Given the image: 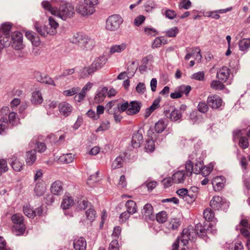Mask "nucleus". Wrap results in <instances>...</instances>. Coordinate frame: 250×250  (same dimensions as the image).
Instances as JSON below:
<instances>
[{
	"mask_svg": "<svg viewBox=\"0 0 250 250\" xmlns=\"http://www.w3.org/2000/svg\"><path fill=\"white\" fill-rule=\"evenodd\" d=\"M188 51L191 54L192 57H195L196 59H198L199 60L201 59V50L199 47H196L190 48Z\"/></svg>",
	"mask_w": 250,
	"mask_h": 250,
	"instance_id": "45",
	"label": "nucleus"
},
{
	"mask_svg": "<svg viewBox=\"0 0 250 250\" xmlns=\"http://www.w3.org/2000/svg\"><path fill=\"white\" fill-rule=\"evenodd\" d=\"M124 162V158L119 156L113 161L111 165V167L113 169L119 168L123 167Z\"/></svg>",
	"mask_w": 250,
	"mask_h": 250,
	"instance_id": "32",
	"label": "nucleus"
},
{
	"mask_svg": "<svg viewBox=\"0 0 250 250\" xmlns=\"http://www.w3.org/2000/svg\"><path fill=\"white\" fill-rule=\"evenodd\" d=\"M188 177L190 176L193 172V164L191 161H188L185 165V170H184Z\"/></svg>",
	"mask_w": 250,
	"mask_h": 250,
	"instance_id": "50",
	"label": "nucleus"
},
{
	"mask_svg": "<svg viewBox=\"0 0 250 250\" xmlns=\"http://www.w3.org/2000/svg\"><path fill=\"white\" fill-rule=\"evenodd\" d=\"M126 211L131 214L137 212L138 208L136 203L133 200H128L125 203Z\"/></svg>",
	"mask_w": 250,
	"mask_h": 250,
	"instance_id": "27",
	"label": "nucleus"
},
{
	"mask_svg": "<svg viewBox=\"0 0 250 250\" xmlns=\"http://www.w3.org/2000/svg\"><path fill=\"white\" fill-rule=\"evenodd\" d=\"M8 169L7 161L3 159H0V175Z\"/></svg>",
	"mask_w": 250,
	"mask_h": 250,
	"instance_id": "57",
	"label": "nucleus"
},
{
	"mask_svg": "<svg viewBox=\"0 0 250 250\" xmlns=\"http://www.w3.org/2000/svg\"><path fill=\"white\" fill-rule=\"evenodd\" d=\"M99 172L97 171L95 173L90 175L87 179V183L90 186H92L94 183L100 180Z\"/></svg>",
	"mask_w": 250,
	"mask_h": 250,
	"instance_id": "44",
	"label": "nucleus"
},
{
	"mask_svg": "<svg viewBox=\"0 0 250 250\" xmlns=\"http://www.w3.org/2000/svg\"><path fill=\"white\" fill-rule=\"evenodd\" d=\"M73 204V200L71 197L65 196L62 202L61 207L63 209L69 208Z\"/></svg>",
	"mask_w": 250,
	"mask_h": 250,
	"instance_id": "31",
	"label": "nucleus"
},
{
	"mask_svg": "<svg viewBox=\"0 0 250 250\" xmlns=\"http://www.w3.org/2000/svg\"><path fill=\"white\" fill-rule=\"evenodd\" d=\"M207 103L212 109H219L224 104L222 98L215 94H211L208 97Z\"/></svg>",
	"mask_w": 250,
	"mask_h": 250,
	"instance_id": "8",
	"label": "nucleus"
},
{
	"mask_svg": "<svg viewBox=\"0 0 250 250\" xmlns=\"http://www.w3.org/2000/svg\"><path fill=\"white\" fill-rule=\"evenodd\" d=\"M143 140V137L141 133L138 131L134 132L133 134L131 145L134 148L139 147Z\"/></svg>",
	"mask_w": 250,
	"mask_h": 250,
	"instance_id": "17",
	"label": "nucleus"
},
{
	"mask_svg": "<svg viewBox=\"0 0 250 250\" xmlns=\"http://www.w3.org/2000/svg\"><path fill=\"white\" fill-rule=\"evenodd\" d=\"M11 166L13 169L16 171H20L23 169L24 164L20 161L16 156H13L10 159Z\"/></svg>",
	"mask_w": 250,
	"mask_h": 250,
	"instance_id": "18",
	"label": "nucleus"
},
{
	"mask_svg": "<svg viewBox=\"0 0 250 250\" xmlns=\"http://www.w3.org/2000/svg\"><path fill=\"white\" fill-rule=\"evenodd\" d=\"M172 177L174 183H181L184 181L187 176L184 170H178L175 172Z\"/></svg>",
	"mask_w": 250,
	"mask_h": 250,
	"instance_id": "20",
	"label": "nucleus"
},
{
	"mask_svg": "<svg viewBox=\"0 0 250 250\" xmlns=\"http://www.w3.org/2000/svg\"><path fill=\"white\" fill-rule=\"evenodd\" d=\"M12 47L16 50H20L23 48L22 35L18 31L14 32L12 35Z\"/></svg>",
	"mask_w": 250,
	"mask_h": 250,
	"instance_id": "11",
	"label": "nucleus"
},
{
	"mask_svg": "<svg viewBox=\"0 0 250 250\" xmlns=\"http://www.w3.org/2000/svg\"><path fill=\"white\" fill-rule=\"evenodd\" d=\"M230 75V69L227 66H223L217 71L216 77L222 82H226Z\"/></svg>",
	"mask_w": 250,
	"mask_h": 250,
	"instance_id": "13",
	"label": "nucleus"
},
{
	"mask_svg": "<svg viewBox=\"0 0 250 250\" xmlns=\"http://www.w3.org/2000/svg\"><path fill=\"white\" fill-rule=\"evenodd\" d=\"M86 216L87 219L92 222L96 218V211L93 208H89L86 211Z\"/></svg>",
	"mask_w": 250,
	"mask_h": 250,
	"instance_id": "55",
	"label": "nucleus"
},
{
	"mask_svg": "<svg viewBox=\"0 0 250 250\" xmlns=\"http://www.w3.org/2000/svg\"><path fill=\"white\" fill-rule=\"evenodd\" d=\"M203 215L205 219L208 221H212L214 218V213L211 208H206Z\"/></svg>",
	"mask_w": 250,
	"mask_h": 250,
	"instance_id": "47",
	"label": "nucleus"
},
{
	"mask_svg": "<svg viewBox=\"0 0 250 250\" xmlns=\"http://www.w3.org/2000/svg\"><path fill=\"white\" fill-rule=\"evenodd\" d=\"M144 148L147 152H152L155 149L154 140L152 139H147L145 144Z\"/></svg>",
	"mask_w": 250,
	"mask_h": 250,
	"instance_id": "34",
	"label": "nucleus"
},
{
	"mask_svg": "<svg viewBox=\"0 0 250 250\" xmlns=\"http://www.w3.org/2000/svg\"><path fill=\"white\" fill-rule=\"evenodd\" d=\"M76 11L80 15L85 16L92 14L94 12L87 5L83 3H80L76 6Z\"/></svg>",
	"mask_w": 250,
	"mask_h": 250,
	"instance_id": "16",
	"label": "nucleus"
},
{
	"mask_svg": "<svg viewBox=\"0 0 250 250\" xmlns=\"http://www.w3.org/2000/svg\"><path fill=\"white\" fill-rule=\"evenodd\" d=\"M195 230L199 236L203 237L207 234V229L205 226L202 225L201 223H198L196 225Z\"/></svg>",
	"mask_w": 250,
	"mask_h": 250,
	"instance_id": "39",
	"label": "nucleus"
},
{
	"mask_svg": "<svg viewBox=\"0 0 250 250\" xmlns=\"http://www.w3.org/2000/svg\"><path fill=\"white\" fill-rule=\"evenodd\" d=\"M88 202L84 198H81L77 202L76 208L79 210H84L88 206Z\"/></svg>",
	"mask_w": 250,
	"mask_h": 250,
	"instance_id": "43",
	"label": "nucleus"
},
{
	"mask_svg": "<svg viewBox=\"0 0 250 250\" xmlns=\"http://www.w3.org/2000/svg\"><path fill=\"white\" fill-rule=\"evenodd\" d=\"M36 28L39 33L42 36H46L48 34L53 35L55 34V31L54 30H48V28L45 25L40 26L38 23H36Z\"/></svg>",
	"mask_w": 250,
	"mask_h": 250,
	"instance_id": "21",
	"label": "nucleus"
},
{
	"mask_svg": "<svg viewBox=\"0 0 250 250\" xmlns=\"http://www.w3.org/2000/svg\"><path fill=\"white\" fill-rule=\"evenodd\" d=\"M191 231H193L192 229H184L181 237L178 238L173 244L172 250H189L188 244L190 239Z\"/></svg>",
	"mask_w": 250,
	"mask_h": 250,
	"instance_id": "2",
	"label": "nucleus"
},
{
	"mask_svg": "<svg viewBox=\"0 0 250 250\" xmlns=\"http://www.w3.org/2000/svg\"><path fill=\"white\" fill-rule=\"evenodd\" d=\"M42 211L43 210L41 207L38 208L36 209V210H34L29 204H26L23 207V213L30 218H33L36 216H41Z\"/></svg>",
	"mask_w": 250,
	"mask_h": 250,
	"instance_id": "10",
	"label": "nucleus"
},
{
	"mask_svg": "<svg viewBox=\"0 0 250 250\" xmlns=\"http://www.w3.org/2000/svg\"><path fill=\"white\" fill-rule=\"evenodd\" d=\"M169 113V111L166 110L165 111V115L169 118L172 121H176L179 120L181 118V114L179 110L174 109H173L168 116V114Z\"/></svg>",
	"mask_w": 250,
	"mask_h": 250,
	"instance_id": "25",
	"label": "nucleus"
},
{
	"mask_svg": "<svg viewBox=\"0 0 250 250\" xmlns=\"http://www.w3.org/2000/svg\"><path fill=\"white\" fill-rule=\"evenodd\" d=\"M84 2L94 12L95 6L99 3V0H84Z\"/></svg>",
	"mask_w": 250,
	"mask_h": 250,
	"instance_id": "52",
	"label": "nucleus"
},
{
	"mask_svg": "<svg viewBox=\"0 0 250 250\" xmlns=\"http://www.w3.org/2000/svg\"><path fill=\"white\" fill-rule=\"evenodd\" d=\"M160 100L159 99H155L153 101L152 104L149 108L146 109L145 115L146 118L148 117L154 110L160 107Z\"/></svg>",
	"mask_w": 250,
	"mask_h": 250,
	"instance_id": "24",
	"label": "nucleus"
},
{
	"mask_svg": "<svg viewBox=\"0 0 250 250\" xmlns=\"http://www.w3.org/2000/svg\"><path fill=\"white\" fill-rule=\"evenodd\" d=\"M106 61V59L104 57L97 58L94 60L92 64L97 70L105 64Z\"/></svg>",
	"mask_w": 250,
	"mask_h": 250,
	"instance_id": "33",
	"label": "nucleus"
},
{
	"mask_svg": "<svg viewBox=\"0 0 250 250\" xmlns=\"http://www.w3.org/2000/svg\"><path fill=\"white\" fill-rule=\"evenodd\" d=\"M141 106V103L137 101L127 102L121 104L119 106V112L125 113L128 115L133 116L138 113Z\"/></svg>",
	"mask_w": 250,
	"mask_h": 250,
	"instance_id": "5",
	"label": "nucleus"
},
{
	"mask_svg": "<svg viewBox=\"0 0 250 250\" xmlns=\"http://www.w3.org/2000/svg\"><path fill=\"white\" fill-rule=\"evenodd\" d=\"M208 103L207 104L205 102H200L197 106V110L200 112L206 113L208 111Z\"/></svg>",
	"mask_w": 250,
	"mask_h": 250,
	"instance_id": "48",
	"label": "nucleus"
},
{
	"mask_svg": "<svg viewBox=\"0 0 250 250\" xmlns=\"http://www.w3.org/2000/svg\"><path fill=\"white\" fill-rule=\"evenodd\" d=\"M36 160V152L31 150L26 152L25 161L28 166L32 165Z\"/></svg>",
	"mask_w": 250,
	"mask_h": 250,
	"instance_id": "28",
	"label": "nucleus"
},
{
	"mask_svg": "<svg viewBox=\"0 0 250 250\" xmlns=\"http://www.w3.org/2000/svg\"><path fill=\"white\" fill-rule=\"evenodd\" d=\"M179 31V29L177 27H174L167 30L166 32V35L168 37L174 38L176 36Z\"/></svg>",
	"mask_w": 250,
	"mask_h": 250,
	"instance_id": "54",
	"label": "nucleus"
},
{
	"mask_svg": "<svg viewBox=\"0 0 250 250\" xmlns=\"http://www.w3.org/2000/svg\"><path fill=\"white\" fill-rule=\"evenodd\" d=\"M107 88H102V89L95 96L94 98L95 102L97 104H100L103 102L106 97V94H107Z\"/></svg>",
	"mask_w": 250,
	"mask_h": 250,
	"instance_id": "23",
	"label": "nucleus"
},
{
	"mask_svg": "<svg viewBox=\"0 0 250 250\" xmlns=\"http://www.w3.org/2000/svg\"><path fill=\"white\" fill-rule=\"evenodd\" d=\"M59 111L61 115L64 117L69 116L73 110L72 106L66 102H62L58 106Z\"/></svg>",
	"mask_w": 250,
	"mask_h": 250,
	"instance_id": "14",
	"label": "nucleus"
},
{
	"mask_svg": "<svg viewBox=\"0 0 250 250\" xmlns=\"http://www.w3.org/2000/svg\"><path fill=\"white\" fill-rule=\"evenodd\" d=\"M36 77L37 80L41 83L55 85V83L53 80L51 79V78L48 77V76H44L42 77L39 73H38L37 74Z\"/></svg>",
	"mask_w": 250,
	"mask_h": 250,
	"instance_id": "29",
	"label": "nucleus"
},
{
	"mask_svg": "<svg viewBox=\"0 0 250 250\" xmlns=\"http://www.w3.org/2000/svg\"><path fill=\"white\" fill-rule=\"evenodd\" d=\"M143 32L144 34L147 36H155L158 34L157 31L151 27H145L143 28Z\"/></svg>",
	"mask_w": 250,
	"mask_h": 250,
	"instance_id": "46",
	"label": "nucleus"
},
{
	"mask_svg": "<svg viewBox=\"0 0 250 250\" xmlns=\"http://www.w3.org/2000/svg\"><path fill=\"white\" fill-rule=\"evenodd\" d=\"M31 101L35 104L42 103L43 100L41 93L39 91H35L32 94Z\"/></svg>",
	"mask_w": 250,
	"mask_h": 250,
	"instance_id": "36",
	"label": "nucleus"
},
{
	"mask_svg": "<svg viewBox=\"0 0 250 250\" xmlns=\"http://www.w3.org/2000/svg\"><path fill=\"white\" fill-rule=\"evenodd\" d=\"M226 203V200L222 196L215 195L210 201V206L214 210L221 209L223 206Z\"/></svg>",
	"mask_w": 250,
	"mask_h": 250,
	"instance_id": "12",
	"label": "nucleus"
},
{
	"mask_svg": "<svg viewBox=\"0 0 250 250\" xmlns=\"http://www.w3.org/2000/svg\"><path fill=\"white\" fill-rule=\"evenodd\" d=\"M108 250H120V245L117 240H112L109 245Z\"/></svg>",
	"mask_w": 250,
	"mask_h": 250,
	"instance_id": "64",
	"label": "nucleus"
},
{
	"mask_svg": "<svg viewBox=\"0 0 250 250\" xmlns=\"http://www.w3.org/2000/svg\"><path fill=\"white\" fill-rule=\"evenodd\" d=\"M178 90L182 96L184 94L187 95L191 90V87L189 85H181L178 87Z\"/></svg>",
	"mask_w": 250,
	"mask_h": 250,
	"instance_id": "62",
	"label": "nucleus"
},
{
	"mask_svg": "<svg viewBox=\"0 0 250 250\" xmlns=\"http://www.w3.org/2000/svg\"><path fill=\"white\" fill-rule=\"evenodd\" d=\"M226 179L224 176H217L213 178L211 184L213 189L218 192L222 190L225 187Z\"/></svg>",
	"mask_w": 250,
	"mask_h": 250,
	"instance_id": "9",
	"label": "nucleus"
},
{
	"mask_svg": "<svg viewBox=\"0 0 250 250\" xmlns=\"http://www.w3.org/2000/svg\"><path fill=\"white\" fill-rule=\"evenodd\" d=\"M11 221L13 224V232L17 235L23 234L26 229L23 216L20 213L14 214L11 217Z\"/></svg>",
	"mask_w": 250,
	"mask_h": 250,
	"instance_id": "3",
	"label": "nucleus"
},
{
	"mask_svg": "<svg viewBox=\"0 0 250 250\" xmlns=\"http://www.w3.org/2000/svg\"><path fill=\"white\" fill-rule=\"evenodd\" d=\"M121 105V104H120L117 100H113L109 102L106 104V106L108 110H110L114 107H115L118 108V110L119 111V106Z\"/></svg>",
	"mask_w": 250,
	"mask_h": 250,
	"instance_id": "59",
	"label": "nucleus"
},
{
	"mask_svg": "<svg viewBox=\"0 0 250 250\" xmlns=\"http://www.w3.org/2000/svg\"><path fill=\"white\" fill-rule=\"evenodd\" d=\"M25 36L28 39L31 41L34 45L39 46L40 45V41L39 37L35 36L31 32H26Z\"/></svg>",
	"mask_w": 250,
	"mask_h": 250,
	"instance_id": "38",
	"label": "nucleus"
},
{
	"mask_svg": "<svg viewBox=\"0 0 250 250\" xmlns=\"http://www.w3.org/2000/svg\"><path fill=\"white\" fill-rule=\"evenodd\" d=\"M144 214L145 215L149 216L152 215L153 212V208L152 206L150 204H146L145 205L143 208Z\"/></svg>",
	"mask_w": 250,
	"mask_h": 250,
	"instance_id": "53",
	"label": "nucleus"
},
{
	"mask_svg": "<svg viewBox=\"0 0 250 250\" xmlns=\"http://www.w3.org/2000/svg\"><path fill=\"white\" fill-rule=\"evenodd\" d=\"M167 124L163 119L159 120L155 125V131L158 133L162 132L166 128Z\"/></svg>",
	"mask_w": 250,
	"mask_h": 250,
	"instance_id": "30",
	"label": "nucleus"
},
{
	"mask_svg": "<svg viewBox=\"0 0 250 250\" xmlns=\"http://www.w3.org/2000/svg\"><path fill=\"white\" fill-rule=\"evenodd\" d=\"M179 220L177 218L171 219L169 223V228L172 229H176L180 226Z\"/></svg>",
	"mask_w": 250,
	"mask_h": 250,
	"instance_id": "60",
	"label": "nucleus"
},
{
	"mask_svg": "<svg viewBox=\"0 0 250 250\" xmlns=\"http://www.w3.org/2000/svg\"><path fill=\"white\" fill-rule=\"evenodd\" d=\"M126 47L127 44L125 43H122L120 45H113L110 47L109 53L110 54H113L116 53H121L124 51Z\"/></svg>",
	"mask_w": 250,
	"mask_h": 250,
	"instance_id": "26",
	"label": "nucleus"
},
{
	"mask_svg": "<svg viewBox=\"0 0 250 250\" xmlns=\"http://www.w3.org/2000/svg\"><path fill=\"white\" fill-rule=\"evenodd\" d=\"M238 145L239 146L243 149L248 148L249 146V142L248 138L245 136L240 137Z\"/></svg>",
	"mask_w": 250,
	"mask_h": 250,
	"instance_id": "49",
	"label": "nucleus"
},
{
	"mask_svg": "<svg viewBox=\"0 0 250 250\" xmlns=\"http://www.w3.org/2000/svg\"><path fill=\"white\" fill-rule=\"evenodd\" d=\"M75 14L74 6L69 3L61 1L58 4L56 10H52V15L62 20H66L73 16Z\"/></svg>",
	"mask_w": 250,
	"mask_h": 250,
	"instance_id": "1",
	"label": "nucleus"
},
{
	"mask_svg": "<svg viewBox=\"0 0 250 250\" xmlns=\"http://www.w3.org/2000/svg\"><path fill=\"white\" fill-rule=\"evenodd\" d=\"M73 42L83 49H92L94 46V42L93 40L86 35L80 33L74 36Z\"/></svg>",
	"mask_w": 250,
	"mask_h": 250,
	"instance_id": "4",
	"label": "nucleus"
},
{
	"mask_svg": "<svg viewBox=\"0 0 250 250\" xmlns=\"http://www.w3.org/2000/svg\"><path fill=\"white\" fill-rule=\"evenodd\" d=\"M223 83L220 80H213L210 83V87L215 90H223L225 88Z\"/></svg>",
	"mask_w": 250,
	"mask_h": 250,
	"instance_id": "35",
	"label": "nucleus"
},
{
	"mask_svg": "<svg viewBox=\"0 0 250 250\" xmlns=\"http://www.w3.org/2000/svg\"><path fill=\"white\" fill-rule=\"evenodd\" d=\"M62 183L60 181H56L52 184L50 190L52 194L56 195H60L63 190Z\"/></svg>",
	"mask_w": 250,
	"mask_h": 250,
	"instance_id": "19",
	"label": "nucleus"
},
{
	"mask_svg": "<svg viewBox=\"0 0 250 250\" xmlns=\"http://www.w3.org/2000/svg\"><path fill=\"white\" fill-rule=\"evenodd\" d=\"M239 47L241 51L247 50L250 47V39L244 38L239 42Z\"/></svg>",
	"mask_w": 250,
	"mask_h": 250,
	"instance_id": "37",
	"label": "nucleus"
},
{
	"mask_svg": "<svg viewBox=\"0 0 250 250\" xmlns=\"http://www.w3.org/2000/svg\"><path fill=\"white\" fill-rule=\"evenodd\" d=\"M215 163L214 162H211L207 165L203 167L202 169V174L204 176H208L213 170Z\"/></svg>",
	"mask_w": 250,
	"mask_h": 250,
	"instance_id": "40",
	"label": "nucleus"
},
{
	"mask_svg": "<svg viewBox=\"0 0 250 250\" xmlns=\"http://www.w3.org/2000/svg\"><path fill=\"white\" fill-rule=\"evenodd\" d=\"M130 213L127 211L122 213L119 216V222L121 223L125 222L130 217Z\"/></svg>",
	"mask_w": 250,
	"mask_h": 250,
	"instance_id": "63",
	"label": "nucleus"
},
{
	"mask_svg": "<svg viewBox=\"0 0 250 250\" xmlns=\"http://www.w3.org/2000/svg\"><path fill=\"white\" fill-rule=\"evenodd\" d=\"M167 42V39L164 37H159L156 38L151 44L152 48L160 47L161 46L166 44Z\"/></svg>",
	"mask_w": 250,
	"mask_h": 250,
	"instance_id": "22",
	"label": "nucleus"
},
{
	"mask_svg": "<svg viewBox=\"0 0 250 250\" xmlns=\"http://www.w3.org/2000/svg\"><path fill=\"white\" fill-rule=\"evenodd\" d=\"M46 188L42 183H37L35 187V192L37 196H42L45 192Z\"/></svg>",
	"mask_w": 250,
	"mask_h": 250,
	"instance_id": "42",
	"label": "nucleus"
},
{
	"mask_svg": "<svg viewBox=\"0 0 250 250\" xmlns=\"http://www.w3.org/2000/svg\"><path fill=\"white\" fill-rule=\"evenodd\" d=\"M11 24L9 23H4L2 24L0 29V51L9 42V32L11 29Z\"/></svg>",
	"mask_w": 250,
	"mask_h": 250,
	"instance_id": "6",
	"label": "nucleus"
},
{
	"mask_svg": "<svg viewBox=\"0 0 250 250\" xmlns=\"http://www.w3.org/2000/svg\"><path fill=\"white\" fill-rule=\"evenodd\" d=\"M123 21V19L119 15H111L106 21V28L108 30L115 31L120 27Z\"/></svg>",
	"mask_w": 250,
	"mask_h": 250,
	"instance_id": "7",
	"label": "nucleus"
},
{
	"mask_svg": "<svg viewBox=\"0 0 250 250\" xmlns=\"http://www.w3.org/2000/svg\"><path fill=\"white\" fill-rule=\"evenodd\" d=\"M167 214L165 211H162L157 213L156 215V221L159 223H164L167 220Z\"/></svg>",
	"mask_w": 250,
	"mask_h": 250,
	"instance_id": "41",
	"label": "nucleus"
},
{
	"mask_svg": "<svg viewBox=\"0 0 250 250\" xmlns=\"http://www.w3.org/2000/svg\"><path fill=\"white\" fill-rule=\"evenodd\" d=\"M73 155L70 153L63 154L60 157V160L61 161L66 164L71 163L73 162Z\"/></svg>",
	"mask_w": 250,
	"mask_h": 250,
	"instance_id": "51",
	"label": "nucleus"
},
{
	"mask_svg": "<svg viewBox=\"0 0 250 250\" xmlns=\"http://www.w3.org/2000/svg\"><path fill=\"white\" fill-rule=\"evenodd\" d=\"M165 15L169 19H174L176 17L177 13L175 11L172 9H166L165 10Z\"/></svg>",
	"mask_w": 250,
	"mask_h": 250,
	"instance_id": "56",
	"label": "nucleus"
},
{
	"mask_svg": "<svg viewBox=\"0 0 250 250\" xmlns=\"http://www.w3.org/2000/svg\"><path fill=\"white\" fill-rule=\"evenodd\" d=\"M86 246V242L83 237H77L74 239L73 247L75 250H85Z\"/></svg>",
	"mask_w": 250,
	"mask_h": 250,
	"instance_id": "15",
	"label": "nucleus"
},
{
	"mask_svg": "<svg viewBox=\"0 0 250 250\" xmlns=\"http://www.w3.org/2000/svg\"><path fill=\"white\" fill-rule=\"evenodd\" d=\"M117 185L118 187L122 188H124L126 187L127 181L125 176L124 174L120 176Z\"/></svg>",
	"mask_w": 250,
	"mask_h": 250,
	"instance_id": "61",
	"label": "nucleus"
},
{
	"mask_svg": "<svg viewBox=\"0 0 250 250\" xmlns=\"http://www.w3.org/2000/svg\"><path fill=\"white\" fill-rule=\"evenodd\" d=\"M191 6V2L189 0H182L179 5L180 9H188Z\"/></svg>",
	"mask_w": 250,
	"mask_h": 250,
	"instance_id": "58",
	"label": "nucleus"
}]
</instances>
